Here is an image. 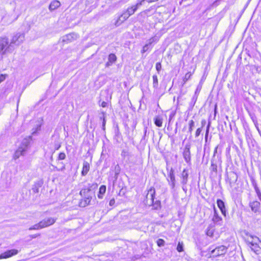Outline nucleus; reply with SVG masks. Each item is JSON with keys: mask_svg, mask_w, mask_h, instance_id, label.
<instances>
[{"mask_svg": "<svg viewBox=\"0 0 261 261\" xmlns=\"http://www.w3.org/2000/svg\"><path fill=\"white\" fill-rule=\"evenodd\" d=\"M30 138H25L22 140L21 142L20 146L18 149L15 151L13 155V158L15 160L18 159L21 155H23L25 152L27 151L30 143Z\"/></svg>", "mask_w": 261, "mask_h": 261, "instance_id": "1", "label": "nucleus"}, {"mask_svg": "<svg viewBox=\"0 0 261 261\" xmlns=\"http://www.w3.org/2000/svg\"><path fill=\"white\" fill-rule=\"evenodd\" d=\"M246 241L251 250L254 252L257 253L261 249V241L258 237L252 236H249Z\"/></svg>", "mask_w": 261, "mask_h": 261, "instance_id": "2", "label": "nucleus"}, {"mask_svg": "<svg viewBox=\"0 0 261 261\" xmlns=\"http://www.w3.org/2000/svg\"><path fill=\"white\" fill-rule=\"evenodd\" d=\"M210 250H211V254L213 257H217L224 255L227 252V248L224 245H220L215 248L210 247Z\"/></svg>", "mask_w": 261, "mask_h": 261, "instance_id": "3", "label": "nucleus"}, {"mask_svg": "<svg viewBox=\"0 0 261 261\" xmlns=\"http://www.w3.org/2000/svg\"><path fill=\"white\" fill-rule=\"evenodd\" d=\"M24 39V35L23 34L17 33L13 37L9 46H11L12 44L19 45L23 42Z\"/></svg>", "mask_w": 261, "mask_h": 261, "instance_id": "4", "label": "nucleus"}, {"mask_svg": "<svg viewBox=\"0 0 261 261\" xmlns=\"http://www.w3.org/2000/svg\"><path fill=\"white\" fill-rule=\"evenodd\" d=\"M9 47L8 39L7 38H0V54H4Z\"/></svg>", "mask_w": 261, "mask_h": 261, "instance_id": "5", "label": "nucleus"}, {"mask_svg": "<svg viewBox=\"0 0 261 261\" xmlns=\"http://www.w3.org/2000/svg\"><path fill=\"white\" fill-rule=\"evenodd\" d=\"M94 193H91V194L82 196V197H83V199H82L80 202L79 205L81 207H84L89 205L90 203L92 195Z\"/></svg>", "mask_w": 261, "mask_h": 261, "instance_id": "6", "label": "nucleus"}, {"mask_svg": "<svg viewBox=\"0 0 261 261\" xmlns=\"http://www.w3.org/2000/svg\"><path fill=\"white\" fill-rule=\"evenodd\" d=\"M212 221L216 225L222 226L223 224L222 218L219 216L215 206L214 207V215L212 218Z\"/></svg>", "mask_w": 261, "mask_h": 261, "instance_id": "7", "label": "nucleus"}, {"mask_svg": "<svg viewBox=\"0 0 261 261\" xmlns=\"http://www.w3.org/2000/svg\"><path fill=\"white\" fill-rule=\"evenodd\" d=\"M155 190L153 188H150L148 191V193L146 195V202L149 204H153L154 202V197L155 195Z\"/></svg>", "mask_w": 261, "mask_h": 261, "instance_id": "8", "label": "nucleus"}, {"mask_svg": "<svg viewBox=\"0 0 261 261\" xmlns=\"http://www.w3.org/2000/svg\"><path fill=\"white\" fill-rule=\"evenodd\" d=\"M18 253V250L17 249L9 250L0 255V259L7 258L10 257L13 255H16Z\"/></svg>", "mask_w": 261, "mask_h": 261, "instance_id": "9", "label": "nucleus"}, {"mask_svg": "<svg viewBox=\"0 0 261 261\" xmlns=\"http://www.w3.org/2000/svg\"><path fill=\"white\" fill-rule=\"evenodd\" d=\"M249 206L251 208V211L254 213L260 212V203L256 200L250 202Z\"/></svg>", "mask_w": 261, "mask_h": 261, "instance_id": "10", "label": "nucleus"}, {"mask_svg": "<svg viewBox=\"0 0 261 261\" xmlns=\"http://www.w3.org/2000/svg\"><path fill=\"white\" fill-rule=\"evenodd\" d=\"M56 221V219L54 218H47L40 221L41 226L43 228L48 227L53 225Z\"/></svg>", "mask_w": 261, "mask_h": 261, "instance_id": "11", "label": "nucleus"}, {"mask_svg": "<svg viewBox=\"0 0 261 261\" xmlns=\"http://www.w3.org/2000/svg\"><path fill=\"white\" fill-rule=\"evenodd\" d=\"M190 145L187 144L183 152V156L187 163L190 162L191 160Z\"/></svg>", "mask_w": 261, "mask_h": 261, "instance_id": "12", "label": "nucleus"}, {"mask_svg": "<svg viewBox=\"0 0 261 261\" xmlns=\"http://www.w3.org/2000/svg\"><path fill=\"white\" fill-rule=\"evenodd\" d=\"M189 176V171L187 169H184L181 174V184L183 185H185L187 184L188 182V179Z\"/></svg>", "mask_w": 261, "mask_h": 261, "instance_id": "13", "label": "nucleus"}, {"mask_svg": "<svg viewBox=\"0 0 261 261\" xmlns=\"http://www.w3.org/2000/svg\"><path fill=\"white\" fill-rule=\"evenodd\" d=\"M217 203L218 207L220 210L222 214L224 216H226V211L224 204V202L221 199H218L217 201Z\"/></svg>", "mask_w": 261, "mask_h": 261, "instance_id": "14", "label": "nucleus"}, {"mask_svg": "<svg viewBox=\"0 0 261 261\" xmlns=\"http://www.w3.org/2000/svg\"><path fill=\"white\" fill-rule=\"evenodd\" d=\"M129 16H128L127 14L124 12L123 14H122L118 18L116 21V24L120 25L125 20H126Z\"/></svg>", "mask_w": 261, "mask_h": 261, "instance_id": "15", "label": "nucleus"}, {"mask_svg": "<svg viewBox=\"0 0 261 261\" xmlns=\"http://www.w3.org/2000/svg\"><path fill=\"white\" fill-rule=\"evenodd\" d=\"M90 169V164L88 162L85 161L83 163V166L82 171V175L85 176L88 172Z\"/></svg>", "mask_w": 261, "mask_h": 261, "instance_id": "16", "label": "nucleus"}, {"mask_svg": "<svg viewBox=\"0 0 261 261\" xmlns=\"http://www.w3.org/2000/svg\"><path fill=\"white\" fill-rule=\"evenodd\" d=\"M61 5L60 2L57 0H54L51 2L49 6V9L53 11L59 8Z\"/></svg>", "mask_w": 261, "mask_h": 261, "instance_id": "17", "label": "nucleus"}, {"mask_svg": "<svg viewBox=\"0 0 261 261\" xmlns=\"http://www.w3.org/2000/svg\"><path fill=\"white\" fill-rule=\"evenodd\" d=\"M76 37V34L74 33L69 34L63 37V41H71L72 40H74Z\"/></svg>", "mask_w": 261, "mask_h": 261, "instance_id": "18", "label": "nucleus"}, {"mask_svg": "<svg viewBox=\"0 0 261 261\" xmlns=\"http://www.w3.org/2000/svg\"><path fill=\"white\" fill-rule=\"evenodd\" d=\"M106 186L105 185L101 186L99 189V193L98 194V197L99 199H102L103 197V195L106 193Z\"/></svg>", "mask_w": 261, "mask_h": 261, "instance_id": "19", "label": "nucleus"}, {"mask_svg": "<svg viewBox=\"0 0 261 261\" xmlns=\"http://www.w3.org/2000/svg\"><path fill=\"white\" fill-rule=\"evenodd\" d=\"M252 185L259 200L261 201V192L260 190L258 188L256 183L254 181L252 182Z\"/></svg>", "mask_w": 261, "mask_h": 261, "instance_id": "20", "label": "nucleus"}, {"mask_svg": "<svg viewBox=\"0 0 261 261\" xmlns=\"http://www.w3.org/2000/svg\"><path fill=\"white\" fill-rule=\"evenodd\" d=\"M137 10V9L136 7L135 6H133L131 7L128 8L125 12L128 16H130L133 15Z\"/></svg>", "mask_w": 261, "mask_h": 261, "instance_id": "21", "label": "nucleus"}, {"mask_svg": "<svg viewBox=\"0 0 261 261\" xmlns=\"http://www.w3.org/2000/svg\"><path fill=\"white\" fill-rule=\"evenodd\" d=\"M127 161L129 164L133 165L136 164L137 162V156L134 154H131L128 158Z\"/></svg>", "mask_w": 261, "mask_h": 261, "instance_id": "22", "label": "nucleus"}, {"mask_svg": "<svg viewBox=\"0 0 261 261\" xmlns=\"http://www.w3.org/2000/svg\"><path fill=\"white\" fill-rule=\"evenodd\" d=\"M160 39V37L157 35H154L153 37L150 38L147 41V44L149 45H151L152 43H156L159 41Z\"/></svg>", "mask_w": 261, "mask_h": 261, "instance_id": "23", "label": "nucleus"}, {"mask_svg": "<svg viewBox=\"0 0 261 261\" xmlns=\"http://www.w3.org/2000/svg\"><path fill=\"white\" fill-rule=\"evenodd\" d=\"M163 123V119L160 116L154 118V124L158 127H161Z\"/></svg>", "mask_w": 261, "mask_h": 261, "instance_id": "24", "label": "nucleus"}, {"mask_svg": "<svg viewBox=\"0 0 261 261\" xmlns=\"http://www.w3.org/2000/svg\"><path fill=\"white\" fill-rule=\"evenodd\" d=\"M91 193H93V191L89 188H84L81 190L80 192V195L82 196H84L85 195H87L89 194H91Z\"/></svg>", "mask_w": 261, "mask_h": 261, "instance_id": "25", "label": "nucleus"}, {"mask_svg": "<svg viewBox=\"0 0 261 261\" xmlns=\"http://www.w3.org/2000/svg\"><path fill=\"white\" fill-rule=\"evenodd\" d=\"M210 170L215 172H217V164L215 163V160L214 159H212L211 161Z\"/></svg>", "mask_w": 261, "mask_h": 261, "instance_id": "26", "label": "nucleus"}, {"mask_svg": "<svg viewBox=\"0 0 261 261\" xmlns=\"http://www.w3.org/2000/svg\"><path fill=\"white\" fill-rule=\"evenodd\" d=\"M197 98L198 97H196V95H193V96L192 97V98L191 99V101L189 103V109L190 110H192L193 109V108L194 107V106L197 101Z\"/></svg>", "mask_w": 261, "mask_h": 261, "instance_id": "27", "label": "nucleus"}, {"mask_svg": "<svg viewBox=\"0 0 261 261\" xmlns=\"http://www.w3.org/2000/svg\"><path fill=\"white\" fill-rule=\"evenodd\" d=\"M9 16L7 15V13H5L3 16H2L1 21L4 22V24H9L10 23V21H8V18Z\"/></svg>", "mask_w": 261, "mask_h": 261, "instance_id": "28", "label": "nucleus"}, {"mask_svg": "<svg viewBox=\"0 0 261 261\" xmlns=\"http://www.w3.org/2000/svg\"><path fill=\"white\" fill-rule=\"evenodd\" d=\"M153 79V87L157 88L158 87V79L156 75H153L152 76Z\"/></svg>", "mask_w": 261, "mask_h": 261, "instance_id": "29", "label": "nucleus"}, {"mask_svg": "<svg viewBox=\"0 0 261 261\" xmlns=\"http://www.w3.org/2000/svg\"><path fill=\"white\" fill-rule=\"evenodd\" d=\"M195 126V122L193 120H191L189 122V130L188 132L191 134L193 130V127Z\"/></svg>", "mask_w": 261, "mask_h": 261, "instance_id": "30", "label": "nucleus"}, {"mask_svg": "<svg viewBox=\"0 0 261 261\" xmlns=\"http://www.w3.org/2000/svg\"><path fill=\"white\" fill-rule=\"evenodd\" d=\"M168 181L171 188L174 189L175 187V177H172V178H170V180Z\"/></svg>", "mask_w": 261, "mask_h": 261, "instance_id": "31", "label": "nucleus"}, {"mask_svg": "<svg viewBox=\"0 0 261 261\" xmlns=\"http://www.w3.org/2000/svg\"><path fill=\"white\" fill-rule=\"evenodd\" d=\"M42 227L41 226L40 222L38 223V224H35L33 226H31L29 228V230H36V229H42Z\"/></svg>", "mask_w": 261, "mask_h": 261, "instance_id": "32", "label": "nucleus"}, {"mask_svg": "<svg viewBox=\"0 0 261 261\" xmlns=\"http://www.w3.org/2000/svg\"><path fill=\"white\" fill-rule=\"evenodd\" d=\"M116 56L114 54H111L109 56L108 60H109L110 62L114 63L116 61Z\"/></svg>", "mask_w": 261, "mask_h": 261, "instance_id": "33", "label": "nucleus"}, {"mask_svg": "<svg viewBox=\"0 0 261 261\" xmlns=\"http://www.w3.org/2000/svg\"><path fill=\"white\" fill-rule=\"evenodd\" d=\"M156 244L159 247H163L165 245V241L162 239H159L156 241Z\"/></svg>", "mask_w": 261, "mask_h": 261, "instance_id": "34", "label": "nucleus"}, {"mask_svg": "<svg viewBox=\"0 0 261 261\" xmlns=\"http://www.w3.org/2000/svg\"><path fill=\"white\" fill-rule=\"evenodd\" d=\"M177 251L178 252H181L184 250L183 249V243L182 242H179L178 245H177V248H176Z\"/></svg>", "mask_w": 261, "mask_h": 261, "instance_id": "35", "label": "nucleus"}, {"mask_svg": "<svg viewBox=\"0 0 261 261\" xmlns=\"http://www.w3.org/2000/svg\"><path fill=\"white\" fill-rule=\"evenodd\" d=\"M131 154L132 153H129L127 151L123 150L121 153V155L122 157H123L124 158L126 157H127L128 158Z\"/></svg>", "mask_w": 261, "mask_h": 261, "instance_id": "36", "label": "nucleus"}, {"mask_svg": "<svg viewBox=\"0 0 261 261\" xmlns=\"http://www.w3.org/2000/svg\"><path fill=\"white\" fill-rule=\"evenodd\" d=\"M191 76V74L189 72L185 74V75L184 77V79H183L184 84L186 83L187 82V81L190 78Z\"/></svg>", "mask_w": 261, "mask_h": 261, "instance_id": "37", "label": "nucleus"}, {"mask_svg": "<svg viewBox=\"0 0 261 261\" xmlns=\"http://www.w3.org/2000/svg\"><path fill=\"white\" fill-rule=\"evenodd\" d=\"M155 68H156V70H157L158 73H159L161 70V68H162V65L160 62H158L156 63Z\"/></svg>", "mask_w": 261, "mask_h": 261, "instance_id": "38", "label": "nucleus"}, {"mask_svg": "<svg viewBox=\"0 0 261 261\" xmlns=\"http://www.w3.org/2000/svg\"><path fill=\"white\" fill-rule=\"evenodd\" d=\"M66 158V154L64 152H61L59 153L58 156L59 160H64Z\"/></svg>", "mask_w": 261, "mask_h": 261, "instance_id": "39", "label": "nucleus"}, {"mask_svg": "<svg viewBox=\"0 0 261 261\" xmlns=\"http://www.w3.org/2000/svg\"><path fill=\"white\" fill-rule=\"evenodd\" d=\"M210 122L208 123V124L207 126L206 133H205V140L206 142L207 141V140L208 134L209 129H210Z\"/></svg>", "mask_w": 261, "mask_h": 261, "instance_id": "40", "label": "nucleus"}, {"mask_svg": "<svg viewBox=\"0 0 261 261\" xmlns=\"http://www.w3.org/2000/svg\"><path fill=\"white\" fill-rule=\"evenodd\" d=\"M149 45H148L147 43L146 44H145L143 47V48L141 50V53L142 54H144V53L146 52L148 49H149Z\"/></svg>", "mask_w": 261, "mask_h": 261, "instance_id": "41", "label": "nucleus"}, {"mask_svg": "<svg viewBox=\"0 0 261 261\" xmlns=\"http://www.w3.org/2000/svg\"><path fill=\"white\" fill-rule=\"evenodd\" d=\"M214 233V229L211 228H208L206 231V234L208 236L212 237Z\"/></svg>", "mask_w": 261, "mask_h": 261, "instance_id": "42", "label": "nucleus"}, {"mask_svg": "<svg viewBox=\"0 0 261 261\" xmlns=\"http://www.w3.org/2000/svg\"><path fill=\"white\" fill-rule=\"evenodd\" d=\"M168 176L170 178H172V177H175L174 173V170L172 168H171L169 171Z\"/></svg>", "mask_w": 261, "mask_h": 261, "instance_id": "43", "label": "nucleus"}, {"mask_svg": "<svg viewBox=\"0 0 261 261\" xmlns=\"http://www.w3.org/2000/svg\"><path fill=\"white\" fill-rule=\"evenodd\" d=\"M201 87L198 86L197 87V89H196V91L195 92V93H194V95H196V97H198V94H199V92H200V91L201 90Z\"/></svg>", "mask_w": 261, "mask_h": 261, "instance_id": "44", "label": "nucleus"}, {"mask_svg": "<svg viewBox=\"0 0 261 261\" xmlns=\"http://www.w3.org/2000/svg\"><path fill=\"white\" fill-rule=\"evenodd\" d=\"M201 131H202V128H197L196 131V133H195V137H198L200 135Z\"/></svg>", "mask_w": 261, "mask_h": 261, "instance_id": "45", "label": "nucleus"}, {"mask_svg": "<svg viewBox=\"0 0 261 261\" xmlns=\"http://www.w3.org/2000/svg\"><path fill=\"white\" fill-rule=\"evenodd\" d=\"M175 111H172L169 117V121H171L175 115Z\"/></svg>", "mask_w": 261, "mask_h": 261, "instance_id": "46", "label": "nucleus"}, {"mask_svg": "<svg viewBox=\"0 0 261 261\" xmlns=\"http://www.w3.org/2000/svg\"><path fill=\"white\" fill-rule=\"evenodd\" d=\"M218 147H219V146L218 145V146H217L215 147V149H214V154H213V158H212V159H215V156H216V154H217V150H218Z\"/></svg>", "mask_w": 261, "mask_h": 261, "instance_id": "47", "label": "nucleus"}, {"mask_svg": "<svg viewBox=\"0 0 261 261\" xmlns=\"http://www.w3.org/2000/svg\"><path fill=\"white\" fill-rule=\"evenodd\" d=\"M41 125L40 124H37V128L35 130H34L32 133L33 134H34L37 132V130H39L40 129Z\"/></svg>", "mask_w": 261, "mask_h": 261, "instance_id": "48", "label": "nucleus"}, {"mask_svg": "<svg viewBox=\"0 0 261 261\" xmlns=\"http://www.w3.org/2000/svg\"><path fill=\"white\" fill-rule=\"evenodd\" d=\"M5 80V75L4 74H1L0 75V83L4 81Z\"/></svg>", "mask_w": 261, "mask_h": 261, "instance_id": "49", "label": "nucleus"}, {"mask_svg": "<svg viewBox=\"0 0 261 261\" xmlns=\"http://www.w3.org/2000/svg\"><path fill=\"white\" fill-rule=\"evenodd\" d=\"M115 202V199H112L110 201L109 204H110V206H113V205H114Z\"/></svg>", "mask_w": 261, "mask_h": 261, "instance_id": "50", "label": "nucleus"}, {"mask_svg": "<svg viewBox=\"0 0 261 261\" xmlns=\"http://www.w3.org/2000/svg\"><path fill=\"white\" fill-rule=\"evenodd\" d=\"M113 64V63L110 62V61L108 60V61L106 64V67H109V66H111Z\"/></svg>", "mask_w": 261, "mask_h": 261, "instance_id": "51", "label": "nucleus"}, {"mask_svg": "<svg viewBox=\"0 0 261 261\" xmlns=\"http://www.w3.org/2000/svg\"><path fill=\"white\" fill-rule=\"evenodd\" d=\"M252 120H253V122L254 123V124H255V126H256V127L257 129V130H258V132H259V128H258V126H257L256 124V120H255V119H254L253 117H252Z\"/></svg>", "mask_w": 261, "mask_h": 261, "instance_id": "52", "label": "nucleus"}, {"mask_svg": "<svg viewBox=\"0 0 261 261\" xmlns=\"http://www.w3.org/2000/svg\"><path fill=\"white\" fill-rule=\"evenodd\" d=\"M101 106L102 107L105 108V107H106L107 106V103L106 102H105V101H103L101 103Z\"/></svg>", "mask_w": 261, "mask_h": 261, "instance_id": "53", "label": "nucleus"}, {"mask_svg": "<svg viewBox=\"0 0 261 261\" xmlns=\"http://www.w3.org/2000/svg\"><path fill=\"white\" fill-rule=\"evenodd\" d=\"M39 236H40V234H35L31 236V238H37V237H38Z\"/></svg>", "mask_w": 261, "mask_h": 261, "instance_id": "54", "label": "nucleus"}, {"mask_svg": "<svg viewBox=\"0 0 261 261\" xmlns=\"http://www.w3.org/2000/svg\"><path fill=\"white\" fill-rule=\"evenodd\" d=\"M33 191H34V192L35 193H37L38 192V189L37 188H33L32 189Z\"/></svg>", "mask_w": 261, "mask_h": 261, "instance_id": "55", "label": "nucleus"}, {"mask_svg": "<svg viewBox=\"0 0 261 261\" xmlns=\"http://www.w3.org/2000/svg\"><path fill=\"white\" fill-rule=\"evenodd\" d=\"M105 123H106L105 120L103 119V122H102V126H103V129H105Z\"/></svg>", "mask_w": 261, "mask_h": 261, "instance_id": "56", "label": "nucleus"}, {"mask_svg": "<svg viewBox=\"0 0 261 261\" xmlns=\"http://www.w3.org/2000/svg\"><path fill=\"white\" fill-rule=\"evenodd\" d=\"M205 122H205V120H203L201 121V123H202V126H203V125L205 124Z\"/></svg>", "mask_w": 261, "mask_h": 261, "instance_id": "57", "label": "nucleus"}, {"mask_svg": "<svg viewBox=\"0 0 261 261\" xmlns=\"http://www.w3.org/2000/svg\"><path fill=\"white\" fill-rule=\"evenodd\" d=\"M146 132H147V127H146V128L144 129V135H146Z\"/></svg>", "mask_w": 261, "mask_h": 261, "instance_id": "58", "label": "nucleus"}, {"mask_svg": "<svg viewBox=\"0 0 261 261\" xmlns=\"http://www.w3.org/2000/svg\"><path fill=\"white\" fill-rule=\"evenodd\" d=\"M182 189L185 191V192H186L187 189L184 186L182 187Z\"/></svg>", "mask_w": 261, "mask_h": 261, "instance_id": "59", "label": "nucleus"}, {"mask_svg": "<svg viewBox=\"0 0 261 261\" xmlns=\"http://www.w3.org/2000/svg\"><path fill=\"white\" fill-rule=\"evenodd\" d=\"M60 147V145H59V146H57L56 149L58 150Z\"/></svg>", "mask_w": 261, "mask_h": 261, "instance_id": "60", "label": "nucleus"}, {"mask_svg": "<svg viewBox=\"0 0 261 261\" xmlns=\"http://www.w3.org/2000/svg\"><path fill=\"white\" fill-rule=\"evenodd\" d=\"M64 168H65V167H63V168L62 169V170L63 169H64Z\"/></svg>", "mask_w": 261, "mask_h": 261, "instance_id": "61", "label": "nucleus"}, {"mask_svg": "<svg viewBox=\"0 0 261 261\" xmlns=\"http://www.w3.org/2000/svg\"><path fill=\"white\" fill-rule=\"evenodd\" d=\"M175 130V132H177V128H176Z\"/></svg>", "mask_w": 261, "mask_h": 261, "instance_id": "62", "label": "nucleus"}]
</instances>
